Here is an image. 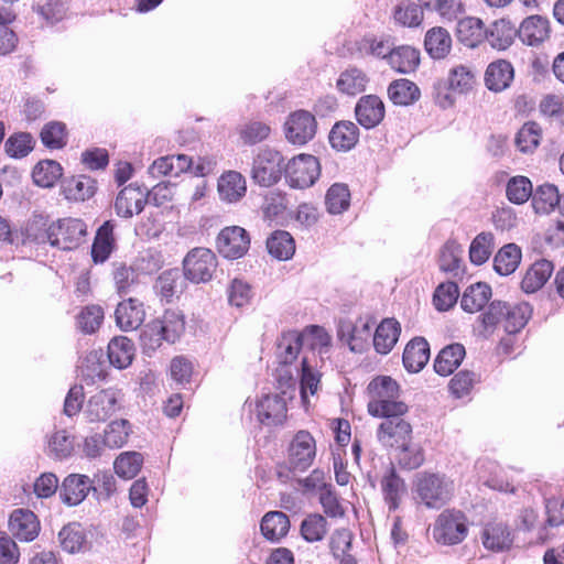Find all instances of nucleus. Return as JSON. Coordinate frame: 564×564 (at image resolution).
<instances>
[{
	"label": "nucleus",
	"instance_id": "f257e3e1",
	"mask_svg": "<svg viewBox=\"0 0 564 564\" xmlns=\"http://www.w3.org/2000/svg\"><path fill=\"white\" fill-rule=\"evenodd\" d=\"M86 231L87 228L83 220L63 218L53 221L45 229H40L34 224L30 225L25 230L23 242L48 243L59 250L68 251L76 249L83 242Z\"/></svg>",
	"mask_w": 564,
	"mask_h": 564
},
{
	"label": "nucleus",
	"instance_id": "f03ea898",
	"mask_svg": "<svg viewBox=\"0 0 564 564\" xmlns=\"http://www.w3.org/2000/svg\"><path fill=\"white\" fill-rule=\"evenodd\" d=\"M370 400L368 412L372 416L386 415L390 412L406 413L409 406L398 401L399 384L391 377L380 376L372 379L368 384Z\"/></svg>",
	"mask_w": 564,
	"mask_h": 564
},
{
	"label": "nucleus",
	"instance_id": "7ed1b4c3",
	"mask_svg": "<svg viewBox=\"0 0 564 564\" xmlns=\"http://www.w3.org/2000/svg\"><path fill=\"white\" fill-rule=\"evenodd\" d=\"M185 332V316L178 310H166L162 317L144 325L140 338L144 346L155 348L162 341L175 343Z\"/></svg>",
	"mask_w": 564,
	"mask_h": 564
},
{
	"label": "nucleus",
	"instance_id": "20e7f679",
	"mask_svg": "<svg viewBox=\"0 0 564 564\" xmlns=\"http://www.w3.org/2000/svg\"><path fill=\"white\" fill-rule=\"evenodd\" d=\"M415 494L427 508L440 509L451 500L454 484L444 475L421 473L416 476Z\"/></svg>",
	"mask_w": 564,
	"mask_h": 564
},
{
	"label": "nucleus",
	"instance_id": "39448f33",
	"mask_svg": "<svg viewBox=\"0 0 564 564\" xmlns=\"http://www.w3.org/2000/svg\"><path fill=\"white\" fill-rule=\"evenodd\" d=\"M284 158L273 148H261L253 158L251 177L260 186L269 187L276 184L284 173Z\"/></svg>",
	"mask_w": 564,
	"mask_h": 564
},
{
	"label": "nucleus",
	"instance_id": "423d86ee",
	"mask_svg": "<svg viewBox=\"0 0 564 564\" xmlns=\"http://www.w3.org/2000/svg\"><path fill=\"white\" fill-rule=\"evenodd\" d=\"M299 355L302 356V345L297 330H289L282 334L278 344V357L280 367L276 369V381L279 388H292L295 386L296 378L290 368L296 361Z\"/></svg>",
	"mask_w": 564,
	"mask_h": 564
},
{
	"label": "nucleus",
	"instance_id": "0eeeda50",
	"mask_svg": "<svg viewBox=\"0 0 564 564\" xmlns=\"http://www.w3.org/2000/svg\"><path fill=\"white\" fill-rule=\"evenodd\" d=\"M468 534L467 518L462 511L444 510L433 528L434 540L443 545L462 543Z\"/></svg>",
	"mask_w": 564,
	"mask_h": 564
},
{
	"label": "nucleus",
	"instance_id": "6e6552de",
	"mask_svg": "<svg viewBox=\"0 0 564 564\" xmlns=\"http://www.w3.org/2000/svg\"><path fill=\"white\" fill-rule=\"evenodd\" d=\"M405 413L390 412L386 415H380L382 422L377 429L378 442L389 448L400 447L405 445V442L412 440V426L403 417Z\"/></svg>",
	"mask_w": 564,
	"mask_h": 564
},
{
	"label": "nucleus",
	"instance_id": "1a4fd4ad",
	"mask_svg": "<svg viewBox=\"0 0 564 564\" xmlns=\"http://www.w3.org/2000/svg\"><path fill=\"white\" fill-rule=\"evenodd\" d=\"M319 173V162L311 154H299L290 160L284 167L289 185L300 189L312 186L317 181Z\"/></svg>",
	"mask_w": 564,
	"mask_h": 564
},
{
	"label": "nucleus",
	"instance_id": "9d476101",
	"mask_svg": "<svg viewBox=\"0 0 564 564\" xmlns=\"http://www.w3.org/2000/svg\"><path fill=\"white\" fill-rule=\"evenodd\" d=\"M217 264V257L210 249L194 248L183 260V274L193 283H205L213 278Z\"/></svg>",
	"mask_w": 564,
	"mask_h": 564
},
{
	"label": "nucleus",
	"instance_id": "9b49d317",
	"mask_svg": "<svg viewBox=\"0 0 564 564\" xmlns=\"http://www.w3.org/2000/svg\"><path fill=\"white\" fill-rule=\"evenodd\" d=\"M315 456V438L308 431H299L293 436L288 448L289 468L293 471H305L313 464Z\"/></svg>",
	"mask_w": 564,
	"mask_h": 564
},
{
	"label": "nucleus",
	"instance_id": "f8f14e48",
	"mask_svg": "<svg viewBox=\"0 0 564 564\" xmlns=\"http://www.w3.org/2000/svg\"><path fill=\"white\" fill-rule=\"evenodd\" d=\"M118 392L113 389L100 390L89 397L84 406V416L90 423L106 422L119 409Z\"/></svg>",
	"mask_w": 564,
	"mask_h": 564
},
{
	"label": "nucleus",
	"instance_id": "ddd939ff",
	"mask_svg": "<svg viewBox=\"0 0 564 564\" xmlns=\"http://www.w3.org/2000/svg\"><path fill=\"white\" fill-rule=\"evenodd\" d=\"M285 138L296 145L311 141L317 129L315 117L307 110H296L289 115L285 123Z\"/></svg>",
	"mask_w": 564,
	"mask_h": 564
},
{
	"label": "nucleus",
	"instance_id": "4468645a",
	"mask_svg": "<svg viewBox=\"0 0 564 564\" xmlns=\"http://www.w3.org/2000/svg\"><path fill=\"white\" fill-rule=\"evenodd\" d=\"M250 247L248 231L240 226L225 227L217 237V249L227 259L243 257Z\"/></svg>",
	"mask_w": 564,
	"mask_h": 564
},
{
	"label": "nucleus",
	"instance_id": "2eb2a0df",
	"mask_svg": "<svg viewBox=\"0 0 564 564\" xmlns=\"http://www.w3.org/2000/svg\"><path fill=\"white\" fill-rule=\"evenodd\" d=\"M302 357L310 355L312 359L317 358L318 364H323L325 358L329 357L332 337L325 328L318 325L306 327L303 332H299Z\"/></svg>",
	"mask_w": 564,
	"mask_h": 564
},
{
	"label": "nucleus",
	"instance_id": "dca6fc26",
	"mask_svg": "<svg viewBox=\"0 0 564 564\" xmlns=\"http://www.w3.org/2000/svg\"><path fill=\"white\" fill-rule=\"evenodd\" d=\"M258 421L267 426H278L286 420V401L280 394H265L256 404Z\"/></svg>",
	"mask_w": 564,
	"mask_h": 564
},
{
	"label": "nucleus",
	"instance_id": "f3484780",
	"mask_svg": "<svg viewBox=\"0 0 564 564\" xmlns=\"http://www.w3.org/2000/svg\"><path fill=\"white\" fill-rule=\"evenodd\" d=\"M384 115V104L377 95H365L359 98L355 106L356 120L367 130L379 126L383 120Z\"/></svg>",
	"mask_w": 564,
	"mask_h": 564
},
{
	"label": "nucleus",
	"instance_id": "a211bd4d",
	"mask_svg": "<svg viewBox=\"0 0 564 564\" xmlns=\"http://www.w3.org/2000/svg\"><path fill=\"white\" fill-rule=\"evenodd\" d=\"M322 364L310 355L301 357L300 365L294 367L296 377L300 378V392L304 405L308 404V394L314 395L321 383V373L317 370Z\"/></svg>",
	"mask_w": 564,
	"mask_h": 564
},
{
	"label": "nucleus",
	"instance_id": "6ab92c4d",
	"mask_svg": "<svg viewBox=\"0 0 564 564\" xmlns=\"http://www.w3.org/2000/svg\"><path fill=\"white\" fill-rule=\"evenodd\" d=\"M40 521L36 514L29 509H15L9 518V530L13 536L22 542H31L40 533Z\"/></svg>",
	"mask_w": 564,
	"mask_h": 564
},
{
	"label": "nucleus",
	"instance_id": "aec40b11",
	"mask_svg": "<svg viewBox=\"0 0 564 564\" xmlns=\"http://www.w3.org/2000/svg\"><path fill=\"white\" fill-rule=\"evenodd\" d=\"M147 187L130 184L117 195L115 209L118 216L131 218L133 214H140L147 204Z\"/></svg>",
	"mask_w": 564,
	"mask_h": 564
},
{
	"label": "nucleus",
	"instance_id": "412c9836",
	"mask_svg": "<svg viewBox=\"0 0 564 564\" xmlns=\"http://www.w3.org/2000/svg\"><path fill=\"white\" fill-rule=\"evenodd\" d=\"M145 318L143 303L134 297L121 301L115 311L117 326L123 332L134 330L140 327Z\"/></svg>",
	"mask_w": 564,
	"mask_h": 564
},
{
	"label": "nucleus",
	"instance_id": "4be33fe9",
	"mask_svg": "<svg viewBox=\"0 0 564 564\" xmlns=\"http://www.w3.org/2000/svg\"><path fill=\"white\" fill-rule=\"evenodd\" d=\"M90 490L97 492L98 489L94 487V481L88 476L70 474L63 480L59 497L64 503L77 506Z\"/></svg>",
	"mask_w": 564,
	"mask_h": 564
},
{
	"label": "nucleus",
	"instance_id": "5701e85b",
	"mask_svg": "<svg viewBox=\"0 0 564 564\" xmlns=\"http://www.w3.org/2000/svg\"><path fill=\"white\" fill-rule=\"evenodd\" d=\"M381 492L384 502L388 505L389 512L395 511L406 494V486L403 478L391 465L384 471L380 480Z\"/></svg>",
	"mask_w": 564,
	"mask_h": 564
},
{
	"label": "nucleus",
	"instance_id": "b1692460",
	"mask_svg": "<svg viewBox=\"0 0 564 564\" xmlns=\"http://www.w3.org/2000/svg\"><path fill=\"white\" fill-rule=\"evenodd\" d=\"M550 34V23L546 18L531 15L524 19L519 29L518 36L523 44L536 46L544 42Z\"/></svg>",
	"mask_w": 564,
	"mask_h": 564
},
{
	"label": "nucleus",
	"instance_id": "393cba45",
	"mask_svg": "<svg viewBox=\"0 0 564 564\" xmlns=\"http://www.w3.org/2000/svg\"><path fill=\"white\" fill-rule=\"evenodd\" d=\"M338 335L346 340L354 352H362L371 338V326L368 322L358 321L356 324L343 323L339 326Z\"/></svg>",
	"mask_w": 564,
	"mask_h": 564
},
{
	"label": "nucleus",
	"instance_id": "a878e982",
	"mask_svg": "<svg viewBox=\"0 0 564 564\" xmlns=\"http://www.w3.org/2000/svg\"><path fill=\"white\" fill-rule=\"evenodd\" d=\"M514 77V69L510 62L498 59L490 63L485 73V84L491 91L507 89Z\"/></svg>",
	"mask_w": 564,
	"mask_h": 564
},
{
	"label": "nucleus",
	"instance_id": "bb28decb",
	"mask_svg": "<svg viewBox=\"0 0 564 564\" xmlns=\"http://www.w3.org/2000/svg\"><path fill=\"white\" fill-rule=\"evenodd\" d=\"M430 359V345L423 337H415L404 348L402 361L412 373L421 371Z\"/></svg>",
	"mask_w": 564,
	"mask_h": 564
},
{
	"label": "nucleus",
	"instance_id": "cd10ccee",
	"mask_svg": "<svg viewBox=\"0 0 564 564\" xmlns=\"http://www.w3.org/2000/svg\"><path fill=\"white\" fill-rule=\"evenodd\" d=\"M401 334V325L394 318H384L372 336L373 347L381 355L389 354Z\"/></svg>",
	"mask_w": 564,
	"mask_h": 564
},
{
	"label": "nucleus",
	"instance_id": "c85d7f7f",
	"mask_svg": "<svg viewBox=\"0 0 564 564\" xmlns=\"http://www.w3.org/2000/svg\"><path fill=\"white\" fill-rule=\"evenodd\" d=\"M154 289L162 300L171 302L185 289V276L178 269L163 271L155 281Z\"/></svg>",
	"mask_w": 564,
	"mask_h": 564
},
{
	"label": "nucleus",
	"instance_id": "c756f323",
	"mask_svg": "<svg viewBox=\"0 0 564 564\" xmlns=\"http://www.w3.org/2000/svg\"><path fill=\"white\" fill-rule=\"evenodd\" d=\"M482 544L492 552H503L512 546L513 538L503 523H488L482 530Z\"/></svg>",
	"mask_w": 564,
	"mask_h": 564
},
{
	"label": "nucleus",
	"instance_id": "7c9ffc66",
	"mask_svg": "<svg viewBox=\"0 0 564 564\" xmlns=\"http://www.w3.org/2000/svg\"><path fill=\"white\" fill-rule=\"evenodd\" d=\"M554 270V265L546 259L535 261L527 270L524 278L521 282V289L525 293H534L542 289L549 281Z\"/></svg>",
	"mask_w": 564,
	"mask_h": 564
},
{
	"label": "nucleus",
	"instance_id": "2f4dec72",
	"mask_svg": "<svg viewBox=\"0 0 564 564\" xmlns=\"http://www.w3.org/2000/svg\"><path fill=\"white\" fill-rule=\"evenodd\" d=\"M246 180L239 172L229 171L218 180V193L224 202L236 203L246 195Z\"/></svg>",
	"mask_w": 564,
	"mask_h": 564
},
{
	"label": "nucleus",
	"instance_id": "473e14b6",
	"mask_svg": "<svg viewBox=\"0 0 564 564\" xmlns=\"http://www.w3.org/2000/svg\"><path fill=\"white\" fill-rule=\"evenodd\" d=\"M491 295L492 291L489 284L485 282L470 284L460 297V307L466 313L479 312L488 304Z\"/></svg>",
	"mask_w": 564,
	"mask_h": 564
},
{
	"label": "nucleus",
	"instance_id": "72a5a7b5",
	"mask_svg": "<svg viewBox=\"0 0 564 564\" xmlns=\"http://www.w3.org/2000/svg\"><path fill=\"white\" fill-rule=\"evenodd\" d=\"M115 225L112 220L105 221L98 229L91 246V257L95 263L105 262L115 249Z\"/></svg>",
	"mask_w": 564,
	"mask_h": 564
},
{
	"label": "nucleus",
	"instance_id": "f704fd0d",
	"mask_svg": "<svg viewBox=\"0 0 564 564\" xmlns=\"http://www.w3.org/2000/svg\"><path fill=\"white\" fill-rule=\"evenodd\" d=\"M462 254L463 250L456 241L448 240L445 242L440 251V270L453 278L462 276L464 274Z\"/></svg>",
	"mask_w": 564,
	"mask_h": 564
},
{
	"label": "nucleus",
	"instance_id": "c9c22d12",
	"mask_svg": "<svg viewBox=\"0 0 564 564\" xmlns=\"http://www.w3.org/2000/svg\"><path fill=\"white\" fill-rule=\"evenodd\" d=\"M424 47L432 58H445L452 48V36L449 32L442 26L432 28L425 34Z\"/></svg>",
	"mask_w": 564,
	"mask_h": 564
},
{
	"label": "nucleus",
	"instance_id": "e433bc0d",
	"mask_svg": "<svg viewBox=\"0 0 564 564\" xmlns=\"http://www.w3.org/2000/svg\"><path fill=\"white\" fill-rule=\"evenodd\" d=\"M260 530L267 540L280 542L290 530V519L282 511H269L261 520Z\"/></svg>",
	"mask_w": 564,
	"mask_h": 564
},
{
	"label": "nucleus",
	"instance_id": "4c0bfd02",
	"mask_svg": "<svg viewBox=\"0 0 564 564\" xmlns=\"http://www.w3.org/2000/svg\"><path fill=\"white\" fill-rule=\"evenodd\" d=\"M395 24L403 28H417L424 19L423 8L413 0H400L392 10Z\"/></svg>",
	"mask_w": 564,
	"mask_h": 564
},
{
	"label": "nucleus",
	"instance_id": "58836bf2",
	"mask_svg": "<svg viewBox=\"0 0 564 564\" xmlns=\"http://www.w3.org/2000/svg\"><path fill=\"white\" fill-rule=\"evenodd\" d=\"M503 311V329L509 335L519 333L532 315V307L525 302L518 304L505 302Z\"/></svg>",
	"mask_w": 564,
	"mask_h": 564
},
{
	"label": "nucleus",
	"instance_id": "ea45409f",
	"mask_svg": "<svg viewBox=\"0 0 564 564\" xmlns=\"http://www.w3.org/2000/svg\"><path fill=\"white\" fill-rule=\"evenodd\" d=\"M465 354V347L458 343L444 347L435 358L434 370L443 377L452 375L462 364Z\"/></svg>",
	"mask_w": 564,
	"mask_h": 564
},
{
	"label": "nucleus",
	"instance_id": "a19ab883",
	"mask_svg": "<svg viewBox=\"0 0 564 564\" xmlns=\"http://www.w3.org/2000/svg\"><path fill=\"white\" fill-rule=\"evenodd\" d=\"M518 35V29L510 21L501 19L495 21L488 29L486 28V37L491 47L497 50L508 48L514 36Z\"/></svg>",
	"mask_w": 564,
	"mask_h": 564
},
{
	"label": "nucleus",
	"instance_id": "79ce46f5",
	"mask_svg": "<svg viewBox=\"0 0 564 564\" xmlns=\"http://www.w3.org/2000/svg\"><path fill=\"white\" fill-rule=\"evenodd\" d=\"M388 64L401 74L414 72L420 64V51L410 45L393 46Z\"/></svg>",
	"mask_w": 564,
	"mask_h": 564
},
{
	"label": "nucleus",
	"instance_id": "37998d69",
	"mask_svg": "<svg viewBox=\"0 0 564 564\" xmlns=\"http://www.w3.org/2000/svg\"><path fill=\"white\" fill-rule=\"evenodd\" d=\"M457 37L468 47H476L485 41L486 28L479 18L466 17L457 23Z\"/></svg>",
	"mask_w": 564,
	"mask_h": 564
},
{
	"label": "nucleus",
	"instance_id": "c03bdc74",
	"mask_svg": "<svg viewBox=\"0 0 564 564\" xmlns=\"http://www.w3.org/2000/svg\"><path fill=\"white\" fill-rule=\"evenodd\" d=\"M359 139V129L351 121H340L335 123L329 132V142L332 147L339 151H349Z\"/></svg>",
	"mask_w": 564,
	"mask_h": 564
},
{
	"label": "nucleus",
	"instance_id": "a18cd8bd",
	"mask_svg": "<svg viewBox=\"0 0 564 564\" xmlns=\"http://www.w3.org/2000/svg\"><path fill=\"white\" fill-rule=\"evenodd\" d=\"M134 345L126 336H117L108 344L109 362L118 369H124L131 365L134 357Z\"/></svg>",
	"mask_w": 564,
	"mask_h": 564
},
{
	"label": "nucleus",
	"instance_id": "49530a36",
	"mask_svg": "<svg viewBox=\"0 0 564 564\" xmlns=\"http://www.w3.org/2000/svg\"><path fill=\"white\" fill-rule=\"evenodd\" d=\"M74 452V436L66 430H55L46 436L47 456L55 460L68 458Z\"/></svg>",
	"mask_w": 564,
	"mask_h": 564
},
{
	"label": "nucleus",
	"instance_id": "de8ad7c7",
	"mask_svg": "<svg viewBox=\"0 0 564 564\" xmlns=\"http://www.w3.org/2000/svg\"><path fill=\"white\" fill-rule=\"evenodd\" d=\"M369 78L364 70L349 67L340 73L336 87L343 94L355 96L366 90Z\"/></svg>",
	"mask_w": 564,
	"mask_h": 564
},
{
	"label": "nucleus",
	"instance_id": "09e8293b",
	"mask_svg": "<svg viewBox=\"0 0 564 564\" xmlns=\"http://www.w3.org/2000/svg\"><path fill=\"white\" fill-rule=\"evenodd\" d=\"M389 99L398 106H409L420 99L421 91L413 82L401 78L393 80L388 87Z\"/></svg>",
	"mask_w": 564,
	"mask_h": 564
},
{
	"label": "nucleus",
	"instance_id": "8fccbe9b",
	"mask_svg": "<svg viewBox=\"0 0 564 564\" xmlns=\"http://www.w3.org/2000/svg\"><path fill=\"white\" fill-rule=\"evenodd\" d=\"M96 182L86 175L73 176L62 183L65 197L73 200L90 198L96 191Z\"/></svg>",
	"mask_w": 564,
	"mask_h": 564
},
{
	"label": "nucleus",
	"instance_id": "3c124183",
	"mask_svg": "<svg viewBox=\"0 0 564 564\" xmlns=\"http://www.w3.org/2000/svg\"><path fill=\"white\" fill-rule=\"evenodd\" d=\"M63 167L55 160H42L32 171V178L35 185L43 188H51L62 177Z\"/></svg>",
	"mask_w": 564,
	"mask_h": 564
},
{
	"label": "nucleus",
	"instance_id": "603ef678",
	"mask_svg": "<svg viewBox=\"0 0 564 564\" xmlns=\"http://www.w3.org/2000/svg\"><path fill=\"white\" fill-rule=\"evenodd\" d=\"M561 195L553 184H542L532 194V206L538 214H549L558 207Z\"/></svg>",
	"mask_w": 564,
	"mask_h": 564
},
{
	"label": "nucleus",
	"instance_id": "864d4df0",
	"mask_svg": "<svg viewBox=\"0 0 564 564\" xmlns=\"http://www.w3.org/2000/svg\"><path fill=\"white\" fill-rule=\"evenodd\" d=\"M269 253L278 260H289L295 252V242L290 232L274 231L267 240Z\"/></svg>",
	"mask_w": 564,
	"mask_h": 564
},
{
	"label": "nucleus",
	"instance_id": "5fc2aeb1",
	"mask_svg": "<svg viewBox=\"0 0 564 564\" xmlns=\"http://www.w3.org/2000/svg\"><path fill=\"white\" fill-rule=\"evenodd\" d=\"M521 249L514 243L503 246L495 256L494 268L500 275H509L516 271L521 261Z\"/></svg>",
	"mask_w": 564,
	"mask_h": 564
},
{
	"label": "nucleus",
	"instance_id": "6e6d98bb",
	"mask_svg": "<svg viewBox=\"0 0 564 564\" xmlns=\"http://www.w3.org/2000/svg\"><path fill=\"white\" fill-rule=\"evenodd\" d=\"M33 10L47 25H54L66 17L68 7L63 0H34Z\"/></svg>",
	"mask_w": 564,
	"mask_h": 564
},
{
	"label": "nucleus",
	"instance_id": "4d7b16f0",
	"mask_svg": "<svg viewBox=\"0 0 564 564\" xmlns=\"http://www.w3.org/2000/svg\"><path fill=\"white\" fill-rule=\"evenodd\" d=\"M138 272L133 265H127L121 261L112 262V279L117 293L122 296L130 293L138 284Z\"/></svg>",
	"mask_w": 564,
	"mask_h": 564
},
{
	"label": "nucleus",
	"instance_id": "13d9d810",
	"mask_svg": "<svg viewBox=\"0 0 564 564\" xmlns=\"http://www.w3.org/2000/svg\"><path fill=\"white\" fill-rule=\"evenodd\" d=\"M35 139L30 132H14L4 142V151L12 159H23L34 149Z\"/></svg>",
	"mask_w": 564,
	"mask_h": 564
},
{
	"label": "nucleus",
	"instance_id": "bf43d9fd",
	"mask_svg": "<svg viewBox=\"0 0 564 564\" xmlns=\"http://www.w3.org/2000/svg\"><path fill=\"white\" fill-rule=\"evenodd\" d=\"M40 139L47 149H63L67 144L66 124L61 121H50L45 123L40 132Z\"/></svg>",
	"mask_w": 564,
	"mask_h": 564
},
{
	"label": "nucleus",
	"instance_id": "052dcab7",
	"mask_svg": "<svg viewBox=\"0 0 564 564\" xmlns=\"http://www.w3.org/2000/svg\"><path fill=\"white\" fill-rule=\"evenodd\" d=\"M131 432V424L128 420H115L105 429L104 445L109 448H120L127 444Z\"/></svg>",
	"mask_w": 564,
	"mask_h": 564
},
{
	"label": "nucleus",
	"instance_id": "680f3d73",
	"mask_svg": "<svg viewBox=\"0 0 564 564\" xmlns=\"http://www.w3.org/2000/svg\"><path fill=\"white\" fill-rule=\"evenodd\" d=\"M532 182L527 176H512L507 182L506 196L512 204L522 205L532 198Z\"/></svg>",
	"mask_w": 564,
	"mask_h": 564
},
{
	"label": "nucleus",
	"instance_id": "e2e57ef3",
	"mask_svg": "<svg viewBox=\"0 0 564 564\" xmlns=\"http://www.w3.org/2000/svg\"><path fill=\"white\" fill-rule=\"evenodd\" d=\"M325 205L327 212L333 215H338L348 209L350 205V192L346 184H333L325 196Z\"/></svg>",
	"mask_w": 564,
	"mask_h": 564
},
{
	"label": "nucleus",
	"instance_id": "0e129e2a",
	"mask_svg": "<svg viewBox=\"0 0 564 564\" xmlns=\"http://www.w3.org/2000/svg\"><path fill=\"white\" fill-rule=\"evenodd\" d=\"M143 465V456L139 452H123L113 463L116 474L123 479H132Z\"/></svg>",
	"mask_w": 564,
	"mask_h": 564
},
{
	"label": "nucleus",
	"instance_id": "69168bd1",
	"mask_svg": "<svg viewBox=\"0 0 564 564\" xmlns=\"http://www.w3.org/2000/svg\"><path fill=\"white\" fill-rule=\"evenodd\" d=\"M61 546L68 553H77L83 550L86 542V535L79 523H69L58 533Z\"/></svg>",
	"mask_w": 564,
	"mask_h": 564
},
{
	"label": "nucleus",
	"instance_id": "338daca9",
	"mask_svg": "<svg viewBox=\"0 0 564 564\" xmlns=\"http://www.w3.org/2000/svg\"><path fill=\"white\" fill-rule=\"evenodd\" d=\"M328 523L324 516L319 513L308 514L301 523V534L307 542L322 541L327 533Z\"/></svg>",
	"mask_w": 564,
	"mask_h": 564
},
{
	"label": "nucleus",
	"instance_id": "774afa93",
	"mask_svg": "<svg viewBox=\"0 0 564 564\" xmlns=\"http://www.w3.org/2000/svg\"><path fill=\"white\" fill-rule=\"evenodd\" d=\"M494 235L491 232H480L477 235L469 247V259L474 264H484L494 250Z\"/></svg>",
	"mask_w": 564,
	"mask_h": 564
}]
</instances>
